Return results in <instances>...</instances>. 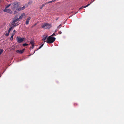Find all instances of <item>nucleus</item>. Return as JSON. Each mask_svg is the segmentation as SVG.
Instances as JSON below:
<instances>
[{"label": "nucleus", "mask_w": 124, "mask_h": 124, "mask_svg": "<svg viewBox=\"0 0 124 124\" xmlns=\"http://www.w3.org/2000/svg\"><path fill=\"white\" fill-rule=\"evenodd\" d=\"M51 27V24L48 23H43L41 24V27L43 29H50Z\"/></svg>", "instance_id": "nucleus-1"}, {"label": "nucleus", "mask_w": 124, "mask_h": 124, "mask_svg": "<svg viewBox=\"0 0 124 124\" xmlns=\"http://www.w3.org/2000/svg\"><path fill=\"white\" fill-rule=\"evenodd\" d=\"M19 6V4L16 1L11 3V8L13 11H15L18 8Z\"/></svg>", "instance_id": "nucleus-2"}, {"label": "nucleus", "mask_w": 124, "mask_h": 124, "mask_svg": "<svg viewBox=\"0 0 124 124\" xmlns=\"http://www.w3.org/2000/svg\"><path fill=\"white\" fill-rule=\"evenodd\" d=\"M55 39V38L51 37V36H50L47 38L46 42L48 43H52Z\"/></svg>", "instance_id": "nucleus-3"}, {"label": "nucleus", "mask_w": 124, "mask_h": 124, "mask_svg": "<svg viewBox=\"0 0 124 124\" xmlns=\"http://www.w3.org/2000/svg\"><path fill=\"white\" fill-rule=\"evenodd\" d=\"M25 8V6H23V7H20L18 8L14 11V14H16L17 13H18L19 11L21 10H22L24 9Z\"/></svg>", "instance_id": "nucleus-4"}, {"label": "nucleus", "mask_w": 124, "mask_h": 124, "mask_svg": "<svg viewBox=\"0 0 124 124\" xmlns=\"http://www.w3.org/2000/svg\"><path fill=\"white\" fill-rule=\"evenodd\" d=\"M16 40L18 42L21 43L22 42L25 40L24 38H21L19 36H17L16 38Z\"/></svg>", "instance_id": "nucleus-5"}, {"label": "nucleus", "mask_w": 124, "mask_h": 124, "mask_svg": "<svg viewBox=\"0 0 124 124\" xmlns=\"http://www.w3.org/2000/svg\"><path fill=\"white\" fill-rule=\"evenodd\" d=\"M3 11L4 12H7L9 14H12V12L11 10L10 9H7L6 8H5L3 10Z\"/></svg>", "instance_id": "nucleus-6"}, {"label": "nucleus", "mask_w": 124, "mask_h": 124, "mask_svg": "<svg viewBox=\"0 0 124 124\" xmlns=\"http://www.w3.org/2000/svg\"><path fill=\"white\" fill-rule=\"evenodd\" d=\"M24 50H25L24 49H23L22 50H17L16 51V52L17 53H19L20 54H22L23 53V52H24Z\"/></svg>", "instance_id": "nucleus-7"}, {"label": "nucleus", "mask_w": 124, "mask_h": 124, "mask_svg": "<svg viewBox=\"0 0 124 124\" xmlns=\"http://www.w3.org/2000/svg\"><path fill=\"white\" fill-rule=\"evenodd\" d=\"M30 19L31 18L30 17H28L27 19L26 22V25H27L28 24L29 22Z\"/></svg>", "instance_id": "nucleus-8"}, {"label": "nucleus", "mask_w": 124, "mask_h": 124, "mask_svg": "<svg viewBox=\"0 0 124 124\" xmlns=\"http://www.w3.org/2000/svg\"><path fill=\"white\" fill-rule=\"evenodd\" d=\"M25 16V14L24 13H22L21 15V16L18 18V19L19 20L21 19L23 17Z\"/></svg>", "instance_id": "nucleus-9"}, {"label": "nucleus", "mask_w": 124, "mask_h": 124, "mask_svg": "<svg viewBox=\"0 0 124 124\" xmlns=\"http://www.w3.org/2000/svg\"><path fill=\"white\" fill-rule=\"evenodd\" d=\"M15 22L14 20L11 23V24L13 25L12 27H15L16 26V24H15Z\"/></svg>", "instance_id": "nucleus-10"}, {"label": "nucleus", "mask_w": 124, "mask_h": 124, "mask_svg": "<svg viewBox=\"0 0 124 124\" xmlns=\"http://www.w3.org/2000/svg\"><path fill=\"white\" fill-rule=\"evenodd\" d=\"M47 36H48V35H46L45 36V37H44L42 39V40H43V41H44V42H45L46 41H46H45V40L47 38Z\"/></svg>", "instance_id": "nucleus-11"}, {"label": "nucleus", "mask_w": 124, "mask_h": 124, "mask_svg": "<svg viewBox=\"0 0 124 124\" xmlns=\"http://www.w3.org/2000/svg\"><path fill=\"white\" fill-rule=\"evenodd\" d=\"M44 44H42V45H41V46H40L39 47V48H38L37 49V50H35V51H34V53L35 52V51H37V50H38L39 49H40L42 47V46H43V45H44Z\"/></svg>", "instance_id": "nucleus-12"}, {"label": "nucleus", "mask_w": 124, "mask_h": 124, "mask_svg": "<svg viewBox=\"0 0 124 124\" xmlns=\"http://www.w3.org/2000/svg\"><path fill=\"white\" fill-rule=\"evenodd\" d=\"M47 4V3H46L44 4H42L40 7V9H41L43 7L45 6L46 4Z\"/></svg>", "instance_id": "nucleus-13"}, {"label": "nucleus", "mask_w": 124, "mask_h": 124, "mask_svg": "<svg viewBox=\"0 0 124 124\" xmlns=\"http://www.w3.org/2000/svg\"><path fill=\"white\" fill-rule=\"evenodd\" d=\"M14 28V27H11L8 30V32H10L11 30V29H13Z\"/></svg>", "instance_id": "nucleus-14"}, {"label": "nucleus", "mask_w": 124, "mask_h": 124, "mask_svg": "<svg viewBox=\"0 0 124 124\" xmlns=\"http://www.w3.org/2000/svg\"><path fill=\"white\" fill-rule=\"evenodd\" d=\"M34 43V41L33 40H31L30 41V43L31 44H33Z\"/></svg>", "instance_id": "nucleus-15"}, {"label": "nucleus", "mask_w": 124, "mask_h": 124, "mask_svg": "<svg viewBox=\"0 0 124 124\" xmlns=\"http://www.w3.org/2000/svg\"><path fill=\"white\" fill-rule=\"evenodd\" d=\"M11 6V4H9L7 6H6L5 7V8L7 9V8H8L10 6Z\"/></svg>", "instance_id": "nucleus-16"}, {"label": "nucleus", "mask_w": 124, "mask_h": 124, "mask_svg": "<svg viewBox=\"0 0 124 124\" xmlns=\"http://www.w3.org/2000/svg\"><path fill=\"white\" fill-rule=\"evenodd\" d=\"M3 50L2 49H0V55L3 52Z\"/></svg>", "instance_id": "nucleus-17"}, {"label": "nucleus", "mask_w": 124, "mask_h": 124, "mask_svg": "<svg viewBox=\"0 0 124 124\" xmlns=\"http://www.w3.org/2000/svg\"><path fill=\"white\" fill-rule=\"evenodd\" d=\"M16 32V31L15 30H14L13 31L12 35H14Z\"/></svg>", "instance_id": "nucleus-18"}, {"label": "nucleus", "mask_w": 124, "mask_h": 124, "mask_svg": "<svg viewBox=\"0 0 124 124\" xmlns=\"http://www.w3.org/2000/svg\"><path fill=\"white\" fill-rule=\"evenodd\" d=\"M56 0H53L51 1H49L47 3H52L53 2H54Z\"/></svg>", "instance_id": "nucleus-19"}, {"label": "nucleus", "mask_w": 124, "mask_h": 124, "mask_svg": "<svg viewBox=\"0 0 124 124\" xmlns=\"http://www.w3.org/2000/svg\"><path fill=\"white\" fill-rule=\"evenodd\" d=\"M14 19V21H15V22H17V21H19V19H18V18L16 19Z\"/></svg>", "instance_id": "nucleus-20"}, {"label": "nucleus", "mask_w": 124, "mask_h": 124, "mask_svg": "<svg viewBox=\"0 0 124 124\" xmlns=\"http://www.w3.org/2000/svg\"><path fill=\"white\" fill-rule=\"evenodd\" d=\"M14 35H12L11 36V37H10V40H13V36Z\"/></svg>", "instance_id": "nucleus-21"}, {"label": "nucleus", "mask_w": 124, "mask_h": 124, "mask_svg": "<svg viewBox=\"0 0 124 124\" xmlns=\"http://www.w3.org/2000/svg\"><path fill=\"white\" fill-rule=\"evenodd\" d=\"M9 32H8V33H6L5 34V35L7 36H8L9 35Z\"/></svg>", "instance_id": "nucleus-22"}, {"label": "nucleus", "mask_w": 124, "mask_h": 124, "mask_svg": "<svg viewBox=\"0 0 124 124\" xmlns=\"http://www.w3.org/2000/svg\"><path fill=\"white\" fill-rule=\"evenodd\" d=\"M32 1H30L28 3V4L30 5H31L32 4Z\"/></svg>", "instance_id": "nucleus-23"}, {"label": "nucleus", "mask_w": 124, "mask_h": 124, "mask_svg": "<svg viewBox=\"0 0 124 124\" xmlns=\"http://www.w3.org/2000/svg\"><path fill=\"white\" fill-rule=\"evenodd\" d=\"M27 45H28V44L26 43L23 44V46H25Z\"/></svg>", "instance_id": "nucleus-24"}, {"label": "nucleus", "mask_w": 124, "mask_h": 124, "mask_svg": "<svg viewBox=\"0 0 124 124\" xmlns=\"http://www.w3.org/2000/svg\"><path fill=\"white\" fill-rule=\"evenodd\" d=\"M62 25V24H60L59 25V26L57 27V28L58 29H59L60 27H61V26Z\"/></svg>", "instance_id": "nucleus-25"}, {"label": "nucleus", "mask_w": 124, "mask_h": 124, "mask_svg": "<svg viewBox=\"0 0 124 124\" xmlns=\"http://www.w3.org/2000/svg\"><path fill=\"white\" fill-rule=\"evenodd\" d=\"M18 17V15H16L15 16L14 18V19H16L18 18H17Z\"/></svg>", "instance_id": "nucleus-26"}, {"label": "nucleus", "mask_w": 124, "mask_h": 124, "mask_svg": "<svg viewBox=\"0 0 124 124\" xmlns=\"http://www.w3.org/2000/svg\"><path fill=\"white\" fill-rule=\"evenodd\" d=\"M90 4H91V3L90 4H87L86 6H85L84 7L85 8L86 7H88L89 6Z\"/></svg>", "instance_id": "nucleus-27"}, {"label": "nucleus", "mask_w": 124, "mask_h": 124, "mask_svg": "<svg viewBox=\"0 0 124 124\" xmlns=\"http://www.w3.org/2000/svg\"><path fill=\"white\" fill-rule=\"evenodd\" d=\"M32 45V47H31V48H32V49H33L34 48V44H32V45Z\"/></svg>", "instance_id": "nucleus-28"}, {"label": "nucleus", "mask_w": 124, "mask_h": 124, "mask_svg": "<svg viewBox=\"0 0 124 124\" xmlns=\"http://www.w3.org/2000/svg\"><path fill=\"white\" fill-rule=\"evenodd\" d=\"M84 7V6H82V7H81L80 8H79V9H82L83 8H85Z\"/></svg>", "instance_id": "nucleus-29"}, {"label": "nucleus", "mask_w": 124, "mask_h": 124, "mask_svg": "<svg viewBox=\"0 0 124 124\" xmlns=\"http://www.w3.org/2000/svg\"><path fill=\"white\" fill-rule=\"evenodd\" d=\"M55 36V34L54 33H53L51 35V37H52V36Z\"/></svg>", "instance_id": "nucleus-30"}, {"label": "nucleus", "mask_w": 124, "mask_h": 124, "mask_svg": "<svg viewBox=\"0 0 124 124\" xmlns=\"http://www.w3.org/2000/svg\"><path fill=\"white\" fill-rule=\"evenodd\" d=\"M62 33V32L61 31H60L59 32L58 34H61Z\"/></svg>", "instance_id": "nucleus-31"}, {"label": "nucleus", "mask_w": 124, "mask_h": 124, "mask_svg": "<svg viewBox=\"0 0 124 124\" xmlns=\"http://www.w3.org/2000/svg\"><path fill=\"white\" fill-rule=\"evenodd\" d=\"M95 0H93V1L92 2H91V3H92L93 2V1H95Z\"/></svg>", "instance_id": "nucleus-32"}, {"label": "nucleus", "mask_w": 124, "mask_h": 124, "mask_svg": "<svg viewBox=\"0 0 124 124\" xmlns=\"http://www.w3.org/2000/svg\"><path fill=\"white\" fill-rule=\"evenodd\" d=\"M58 19V18H57L56 19V20H57Z\"/></svg>", "instance_id": "nucleus-33"}, {"label": "nucleus", "mask_w": 124, "mask_h": 124, "mask_svg": "<svg viewBox=\"0 0 124 124\" xmlns=\"http://www.w3.org/2000/svg\"><path fill=\"white\" fill-rule=\"evenodd\" d=\"M57 31V30H55V32H56V31Z\"/></svg>", "instance_id": "nucleus-34"}]
</instances>
